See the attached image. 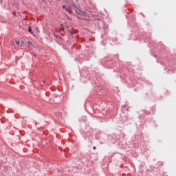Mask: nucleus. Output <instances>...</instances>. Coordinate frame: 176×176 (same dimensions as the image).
Returning <instances> with one entry per match:
<instances>
[{
  "instance_id": "nucleus-1",
  "label": "nucleus",
  "mask_w": 176,
  "mask_h": 176,
  "mask_svg": "<svg viewBox=\"0 0 176 176\" xmlns=\"http://www.w3.org/2000/svg\"><path fill=\"white\" fill-rule=\"evenodd\" d=\"M74 10L76 11V14H78V17L81 18L84 20H89L90 19V12L87 11L84 12L82 11L79 7H75ZM81 16V17L80 16Z\"/></svg>"
},
{
  "instance_id": "nucleus-2",
  "label": "nucleus",
  "mask_w": 176,
  "mask_h": 176,
  "mask_svg": "<svg viewBox=\"0 0 176 176\" xmlns=\"http://www.w3.org/2000/svg\"><path fill=\"white\" fill-rule=\"evenodd\" d=\"M60 30H62L63 32L64 31L65 28H64L63 24H60Z\"/></svg>"
},
{
  "instance_id": "nucleus-3",
  "label": "nucleus",
  "mask_w": 176,
  "mask_h": 176,
  "mask_svg": "<svg viewBox=\"0 0 176 176\" xmlns=\"http://www.w3.org/2000/svg\"><path fill=\"white\" fill-rule=\"evenodd\" d=\"M29 32L31 34H33V32L32 31V28L30 26H29V30H28Z\"/></svg>"
},
{
  "instance_id": "nucleus-4",
  "label": "nucleus",
  "mask_w": 176,
  "mask_h": 176,
  "mask_svg": "<svg viewBox=\"0 0 176 176\" xmlns=\"http://www.w3.org/2000/svg\"><path fill=\"white\" fill-rule=\"evenodd\" d=\"M28 45H29V46H30V48H31V47L32 46V43L31 42V41H28Z\"/></svg>"
},
{
  "instance_id": "nucleus-5",
  "label": "nucleus",
  "mask_w": 176,
  "mask_h": 176,
  "mask_svg": "<svg viewBox=\"0 0 176 176\" xmlns=\"http://www.w3.org/2000/svg\"><path fill=\"white\" fill-rule=\"evenodd\" d=\"M23 43H24V41H21L20 42L19 46H20V47H23Z\"/></svg>"
},
{
  "instance_id": "nucleus-6",
  "label": "nucleus",
  "mask_w": 176,
  "mask_h": 176,
  "mask_svg": "<svg viewBox=\"0 0 176 176\" xmlns=\"http://www.w3.org/2000/svg\"><path fill=\"white\" fill-rule=\"evenodd\" d=\"M65 10H66L67 12L71 13L69 8H67Z\"/></svg>"
},
{
  "instance_id": "nucleus-7",
  "label": "nucleus",
  "mask_w": 176,
  "mask_h": 176,
  "mask_svg": "<svg viewBox=\"0 0 176 176\" xmlns=\"http://www.w3.org/2000/svg\"><path fill=\"white\" fill-rule=\"evenodd\" d=\"M16 43L17 44L18 46H20V41H16Z\"/></svg>"
},
{
  "instance_id": "nucleus-8",
  "label": "nucleus",
  "mask_w": 176,
  "mask_h": 176,
  "mask_svg": "<svg viewBox=\"0 0 176 176\" xmlns=\"http://www.w3.org/2000/svg\"><path fill=\"white\" fill-rule=\"evenodd\" d=\"M14 45V41H12L11 42V45L13 46Z\"/></svg>"
},
{
  "instance_id": "nucleus-9",
  "label": "nucleus",
  "mask_w": 176,
  "mask_h": 176,
  "mask_svg": "<svg viewBox=\"0 0 176 176\" xmlns=\"http://www.w3.org/2000/svg\"><path fill=\"white\" fill-rule=\"evenodd\" d=\"M93 149H94V150H96V147H95V146L93 147Z\"/></svg>"
},
{
  "instance_id": "nucleus-10",
  "label": "nucleus",
  "mask_w": 176,
  "mask_h": 176,
  "mask_svg": "<svg viewBox=\"0 0 176 176\" xmlns=\"http://www.w3.org/2000/svg\"><path fill=\"white\" fill-rule=\"evenodd\" d=\"M63 9H65V5L63 6Z\"/></svg>"
},
{
  "instance_id": "nucleus-11",
  "label": "nucleus",
  "mask_w": 176,
  "mask_h": 176,
  "mask_svg": "<svg viewBox=\"0 0 176 176\" xmlns=\"http://www.w3.org/2000/svg\"><path fill=\"white\" fill-rule=\"evenodd\" d=\"M68 20H70L71 19L69 18V16L67 17Z\"/></svg>"
}]
</instances>
